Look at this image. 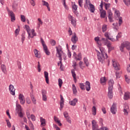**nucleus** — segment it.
<instances>
[{
  "label": "nucleus",
  "instance_id": "obj_1",
  "mask_svg": "<svg viewBox=\"0 0 130 130\" xmlns=\"http://www.w3.org/2000/svg\"><path fill=\"white\" fill-rule=\"evenodd\" d=\"M100 52H99L97 49H95V51L96 52L98 59V60L101 61V62H103L107 57H108V56L107 55V54H106V52H105V49L102 47H100Z\"/></svg>",
  "mask_w": 130,
  "mask_h": 130
},
{
  "label": "nucleus",
  "instance_id": "obj_2",
  "mask_svg": "<svg viewBox=\"0 0 130 130\" xmlns=\"http://www.w3.org/2000/svg\"><path fill=\"white\" fill-rule=\"evenodd\" d=\"M56 56L57 57L59 58V62H58V66H59V63L60 64V68H61L62 64L61 63L62 57V56H66L64 53L62 52V50L61 49V47L58 46V47H56Z\"/></svg>",
  "mask_w": 130,
  "mask_h": 130
},
{
  "label": "nucleus",
  "instance_id": "obj_3",
  "mask_svg": "<svg viewBox=\"0 0 130 130\" xmlns=\"http://www.w3.org/2000/svg\"><path fill=\"white\" fill-rule=\"evenodd\" d=\"M124 47H125L126 48L127 50H130V43L128 42H125L121 44V45L120 47V50L121 51V52H123ZM129 56H130V52H129ZM129 60H130V57H129Z\"/></svg>",
  "mask_w": 130,
  "mask_h": 130
},
{
  "label": "nucleus",
  "instance_id": "obj_4",
  "mask_svg": "<svg viewBox=\"0 0 130 130\" xmlns=\"http://www.w3.org/2000/svg\"><path fill=\"white\" fill-rule=\"evenodd\" d=\"M102 41L104 42L105 45H107L109 49V52L113 49V47H112V45H111V43L108 42V40L107 39L103 38H102Z\"/></svg>",
  "mask_w": 130,
  "mask_h": 130
},
{
  "label": "nucleus",
  "instance_id": "obj_5",
  "mask_svg": "<svg viewBox=\"0 0 130 130\" xmlns=\"http://www.w3.org/2000/svg\"><path fill=\"white\" fill-rule=\"evenodd\" d=\"M41 42L43 45L44 52H45L47 55H50V52H49V50L47 48V46H46V44H45V42H44V40H43L42 38H41Z\"/></svg>",
  "mask_w": 130,
  "mask_h": 130
},
{
  "label": "nucleus",
  "instance_id": "obj_6",
  "mask_svg": "<svg viewBox=\"0 0 130 130\" xmlns=\"http://www.w3.org/2000/svg\"><path fill=\"white\" fill-rule=\"evenodd\" d=\"M18 99L21 105H24V104H25V102H26V100H25V96H24V95H23V94L20 93L19 94Z\"/></svg>",
  "mask_w": 130,
  "mask_h": 130
},
{
  "label": "nucleus",
  "instance_id": "obj_7",
  "mask_svg": "<svg viewBox=\"0 0 130 130\" xmlns=\"http://www.w3.org/2000/svg\"><path fill=\"white\" fill-rule=\"evenodd\" d=\"M27 34L28 39H30V38H34L35 36H36L37 35V34L35 32V30H34V29H31V31H30Z\"/></svg>",
  "mask_w": 130,
  "mask_h": 130
},
{
  "label": "nucleus",
  "instance_id": "obj_8",
  "mask_svg": "<svg viewBox=\"0 0 130 130\" xmlns=\"http://www.w3.org/2000/svg\"><path fill=\"white\" fill-rule=\"evenodd\" d=\"M112 64L115 70L117 71H119V70H120L119 64H118V62L115 60H112Z\"/></svg>",
  "mask_w": 130,
  "mask_h": 130
},
{
  "label": "nucleus",
  "instance_id": "obj_9",
  "mask_svg": "<svg viewBox=\"0 0 130 130\" xmlns=\"http://www.w3.org/2000/svg\"><path fill=\"white\" fill-rule=\"evenodd\" d=\"M8 14L11 17L12 22H14L16 20V17H15V14L12 11H10V9L7 8V9Z\"/></svg>",
  "mask_w": 130,
  "mask_h": 130
},
{
  "label": "nucleus",
  "instance_id": "obj_10",
  "mask_svg": "<svg viewBox=\"0 0 130 130\" xmlns=\"http://www.w3.org/2000/svg\"><path fill=\"white\" fill-rule=\"evenodd\" d=\"M9 90L10 94H11V95H13V96H15V91H16V89H15L14 85L12 84L10 85L9 86Z\"/></svg>",
  "mask_w": 130,
  "mask_h": 130
},
{
  "label": "nucleus",
  "instance_id": "obj_11",
  "mask_svg": "<svg viewBox=\"0 0 130 130\" xmlns=\"http://www.w3.org/2000/svg\"><path fill=\"white\" fill-rule=\"evenodd\" d=\"M111 112L112 114H116L117 107H116V104L113 103L111 107Z\"/></svg>",
  "mask_w": 130,
  "mask_h": 130
},
{
  "label": "nucleus",
  "instance_id": "obj_12",
  "mask_svg": "<svg viewBox=\"0 0 130 130\" xmlns=\"http://www.w3.org/2000/svg\"><path fill=\"white\" fill-rule=\"evenodd\" d=\"M47 91L44 89L42 90V100L43 101H47Z\"/></svg>",
  "mask_w": 130,
  "mask_h": 130
},
{
  "label": "nucleus",
  "instance_id": "obj_13",
  "mask_svg": "<svg viewBox=\"0 0 130 130\" xmlns=\"http://www.w3.org/2000/svg\"><path fill=\"white\" fill-rule=\"evenodd\" d=\"M105 36L107 39H108L109 40H111V41H113V42L115 41V39L113 38V37H112L111 36L110 33H109L108 32H106L105 33Z\"/></svg>",
  "mask_w": 130,
  "mask_h": 130
},
{
  "label": "nucleus",
  "instance_id": "obj_14",
  "mask_svg": "<svg viewBox=\"0 0 130 130\" xmlns=\"http://www.w3.org/2000/svg\"><path fill=\"white\" fill-rule=\"evenodd\" d=\"M71 41L73 42V43H74V44H76V43H77V41H78V37H77V35H76V33H74L72 36Z\"/></svg>",
  "mask_w": 130,
  "mask_h": 130
},
{
  "label": "nucleus",
  "instance_id": "obj_15",
  "mask_svg": "<svg viewBox=\"0 0 130 130\" xmlns=\"http://www.w3.org/2000/svg\"><path fill=\"white\" fill-rule=\"evenodd\" d=\"M114 84V81H113V80L110 79L108 81V85H109L108 89L113 90V85Z\"/></svg>",
  "mask_w": 130,
  "mask_h": 130
},
{
  "label": "nucleus",
  "instance_id": "obj_16",
  "mask_svg": "<svg viewBox=\"0 0 130 130\" xmlns=\"http://www.w3.org/2000/svg\"><path fill=\"white\" fill-rule=\"evenodd\" d=\"M34 52L35 53V56L37 58H40L41 57V55H40V52L38 51L37 49H35L34 50Z\"/></svg>",
  "mask_w": 130,
  "mask_h": 130
},
{
  "label": "nucleus",
  "instance_id": "obj_17",
  "mask_svg": "<svg viewBox=\"0 0 130 130\" xmlns=\"http://www.w3.org/2000/svg\"><path fill=\"white\" fill-rule=\"evenodd\" d=\"M78 103V99H74L73 101L69 102V104L72 106H76V104Z\"/></svg>",
  "mask_w": 130,
  "mask_h": 130
},
{
  "label": "nucleus",
  "instance_id": "obj_18",
  "mask_svg": "<svg viewBox=\"0 0 130 130\" xmlns=\"http://www.w3.org/2000/svg\"><path fill=\"white\" fill-rule=\"evenodd\" d=\"M85 87H86V90L87 91V92H89L90 90L91 89V85L90 84V82L86 81L85 83Z\"/></svg>",
  "mask_w": 130,
  "mask_h": 130
},
{
  "label": "nucleus",
  "instance_id": "obj_19",
  "mask_svg": "<svg viewBox=\"0 0 130 130\" xmlns=\"http://www.w3.org/2000/svg\"><path fill=\"white\" fill-rule=\"evenodd\" d=\"M44 77H45V81L47 84H49V78L48 77V72L46 71L44 72Z\"/></svg>",
  "mask_w": 130,
  "mask_h": 130
},
{
  "label": "nucleus",
  "instance_id": "obj_20",
  "mask_svg": "<svg viewBox=\"0 0 130 130\" xmlns=\"http://www.w3.org/2000/svg\"><path fill=\"white\" fill-rule=\"evenodd\" d=\"M113 89H108V96L110 99H112L113 97V92L112 91Z\"/></svg>",
  "mask_w": 130,
  "mask_h": 130
},
{
  "label": "nucleus",
  "instance_id": "obj_21",
  "mask_svg": "<svg viewBox=\"0 0 130 130\" xmlns=\"http://www.w3.org/2000/svg\"><path fill=\"white\" fill-rule=\"evenodd\" d=\"M91 5H92V4H91L90 0H86L85 4L84 5L85 9H88V8H89V7H90V6H91Z\"/></svg>",
  "mask_w": 130,
  "mask_h": 130
},
{
  "label": "nucleus",
  "instance_id": "obj_22",
  "mask_svg": "<svg viewBox=\"0 0 130 130\" xmlns=\"http://www.w3.org/2000/svg\"><path fill=\"white\" fill-rule=\"evenodd\" d=\"M129 110V108L128 107V106H125V107L124 108V115H127L128 114V111Z\"/></svg>",
  "mask_w": 130,
  "mask_h": 130
},
{
  "label": "nucleus",
  "instance_id": "obj_23",
  "mask_svg": "<svg viewBox=\"0 0 130 130\" xmlns=\"http://www.w3.org/2000/svg\"><path fill=\"white\" fill-rule=\"evenodd\" d=\"M96 121L93 120L92 121V130H97L98 128L97 127Z\"/></svg>",
  "mask_w": 130,
  "mask_h": 130
},
{
  "label": "nucleus",
  "instance_id": "obj_24",
  "mask_svg": "<svg viewBox=\"0 0 130 130\" xmlns=\"http://www.w3.org/2000/svg\"><path fill=\"white\" fill-rule=\"evenodd\" d=\"M108 18L110 22H113V19H112V12H111V11L110 10L108 11Z\"/></svg>",
  "mask_w": 130,
  "mask_h": 130
},
{
  "label": "nucleus",
  "instance_id": "obj_25",
  "mask_svg": "<svg viewBox=\"0 0 130 130\" xmlns=\"http://www.w3.org/2000/svg\"><path fill=\"white\" fill-rule=\"evenodd\" d=\"M1 70L4 74H7V68L6 67V65L2 64H1Z\"/></svg>",
  "mask_w": 130,
  "mask_h": 130
},
{
  "label": "nucleus",
  "instance_id": "obj_26",
  "mask_svg": "<svg viewBox=\"0 0 130 130\" xmlns=\"http://www.w3.org/2000/svg\"><path fill=\"white\" fill-rule=\"evenodd\" d=\"M114 16L116 18L120 17V12L118 10L115 9L114 11Z\"/></svg>",
  "mask_w": 130,
  "mask_h": 130
},
{
  "label": "nucleus",
  "instance_id": "obj_27",
  "mask_svg": "<svg viewBox=\"0 0 130 130\" xmlns=\"http://www.w3.org/2000/svg\"><path fill=\"white\" fill-rule=\"evenodd\" d=\"M130 98V93L128 92H126L125 93L124 95V100H128Z\"/></svg>",
  "mask_w": 130,
  "mask_h": 130
},
{
  "label": "nucleus",
  "instance_id": "obj_28",
  "mask_svg": "<svg viewBox=\"0 0 130 130\" xmlns=\"http://www.w3.org/2000/svg\"><path fill=\"white\" fill-rule=\"evenodd\" d=\"M38 22L37 28L39 29V28H40V26H41V25L43 24V22L40 18H38Z\"/></svg>",
  "mask_w": 130,
  "mask_h": 130
},
{
  "label": "nucleus",
  "instance_id": "obj_29",
  "mask_svg": "<svg viewBox=\"0 0 130 130\" xmlns=\"http://www.w3.org/2000/svg\"><path fill=\"white\" fill-rule=\"evenodd\" d=\"M42 4H43V6H45L46 7H47L48 11H50V8H49V4H48V3L46 2V1H42Z\"/></svg>",
  "mask_w": 130,
  "mask_h": 130
},
{
  "label": "nucleus",
  "instance_id": "obj_30",
  "mask_svg": "<svg viewBox=\"0 0 130 130\" xmlns=\"http://www.w3.org/2000/svg\"><path fill=\"white\" fill-rule=\"evenodd\" d=\"M100 15L101 18H105V16H106V11H105V10H100Z\"/></svg>",
  "mask_w": 130,
  "mask_h": 130
},
{
  "label": "nucleus",
  "instance_id": "obj_31",
  "mask_svg": "<svg viewBox=\"0 0 130 130\" xmlns=\"http://www.w3.org/2000/svg\"><path fill=\"white\" fill-rule=\"evenodd\" d=\"M80 69H81L82 70H83V69L85 68V63L83 62V61H80L79 63H78Z\"/></svg>",
  "mask_w": 130,
  "mask_h": 130
},
{
  "label": "nucleus",
  "instance_id": "obj_32",
  "mask_svg": "<svg viewBox=\"0 0 130 130\" xmlns=\"http://www.w3.org/2000/svg\"><path fill=\"white\" fill-rule=\"evenodd\" d=\"M40 119L41 122V125H43V126H45V124H46L45 119L43 118L42 117H41L40 118Z\"/></svg>",
  "mask_w": 130,
  "mask_h": 130
},
{
  "label": "nucleus",
  "instance_id": "obj_33",
  "mask_svg": "<svg viewBox=\"0 0 130 130\" xmlns=\"http://www.w3.org/2000/svg\"><path fill=\"white\" fill-rule=\"evenodd\" d=\"M102 32H103V33H105V32H106V31H107V25H106V24L103 25L102 27Z\"/></svg>",
  "mask_w": 130,
  "mask_h": 130
},
{
  "label": "nucleus",
  "instance_id": "obj_34",
  "mask_svg": "<svg viewBox=\"0 0 130 130\" xmlns=\"http://www.w3.org/2000/svg\"><path fill=\"white\" fill-rule=\"evenodd\" d=\"M100 81H101V83L102 85H105L106 83V78H105V77H102L100 79Z\"/></svg>",
  "mask_w": 130,
  "mask_h": 130
},
{
  "label": "nucleus",
  "instance_id": "obj_35",
  "mask_svg": "<svg viewBox=\"0 0 130 130\" xmlns=\"http://www.w3.org/2000/svg\"><path fill=\"white\" fill-rule=\"evenodd\" d=\"M92 114L93 115H96V112H97V109H96V107L93 106L92 108Z\"/></svg>",
  "mask_w": 130,
  "mask_h": 130
},
{
  "label": "nucleus",
  "instance_id": "obj_36",
  "mask_svg": "<svg viewBox=\"0 0 130 130\" xmlns=\"http://www.w3.org/2000/svg\"><path fill=\"white\" fill-rule=\"evenodd\" d=\"M89 9L91 13H94L95 12V6H94L93 4H91L89 6Z\"/></svg>",
  "mask_w": 130,
  "mask_h": 130
},
{
  "label": "nucleus",
  "instance_id": "obj_37",
  "mask_svg": "<svg viewBox=\"0 0 130 130\" xmlns=\"http://www.w3.org/2000/svg\"><path fill=\"white\" fill-rule=\"evenodd\" d=\"M84 63L85 64L86 67H89V62L88 61V59L87 57H84L83 58Z\"/></svg>",
  "mask_w": 130,
  "mask_h": 130
},
{
  "label": "nucleus",
  "instance_id": "obj_38",
  "mask_svg": "<svg viewBox=\"0 0 130 130\" xmlns=\"http://www.w3.org/2000/svg\"><path fill=\"white\" fill-rule=\"evenodd\" d=\"M72 90L73 94H74L75 95L77 94V88L76 87V85H75V84L72 85Z\"/></svg>",
  "mask_w": 130,
  "mask_h": 130
},
{
  "label": "nucleus",
  "instance_id": "obj_39",
  "mask_svg": "<svg viewBox=\"0 0 130 130\" xmlns=\"http://www.w3.org/2000/svg\"><path fill=\"white\" fill-rule=\"evenodd\" d=\"M58 83L59 88H61V86H62L63 84L62 79L59 78L58 80Z\"/></svg>",
  "mask_w": 130,
  "mask_h": 130
},
{
  "label": "nucleus",
  "instance_id": "obj_40",
  "mask_svg": "<svg viewBox=\"0 0 130 130\" xmlns=\"http://www.w3.org/2000/svg\"><path fill=\"white\" fill-rule=\"evenodd\" d=\"M16 109L18 111H22V107L21 106V105L16 104Z\"/></svg>",
  "mask_w": 130,
  "mask_h": 130
},
{
  "label": "nucleus",
  "instance_id": "obj_41",
  "mask_svg": "<svg viewBox=\"0 0 130 130\" xmlns=\"http://www.w3.org/2000/svg\"><path fill=\"white\" fill-rule=\"evenodd\" d=\"M76 60H81L82 59V54L79 53L77 56L75 57Z\"/></svg>",
  "mask_w": 130,
  "mask_h": 130
},
{
  "label": "nucleus",
  "instance_id": "obj_42",
  "mask_svg": "<svg viewBox=\"0 0 130 130\" xmlns=\"http://www.w3.org/2000/svg\"><path fill=\"white\" fill-rule=\"evenodd\" d=\"M71 74H72V76L73 77L74 80H76V73L75 72V70H71Z\"/></svg>",
  "mask_w": 130,
  "mask_h": 130
},
{
  "label": "nucleus",
  "instance_id": "obj_43",
  "mask_svg": "<svg viewBox=\"0 0 130 130\" xmlns=\"http://www.w3.org/2000/svg\"><path fill=\"white\" fill-rule=\"evenodd\" d=\"M123 2L127 7L130 6V0H123Z\"/></svg>",
  "mask_w": 130,
  "mask_h": 130
},
{
  "label": "nucleus",
  "instance_id": "obj_44",
  "mask_svg": "<svg viewBox=\"0 0 130 130\" xmlns=\"http://www.w3.org/2000/svg\"><path fill=\"white\" fill-rule=\"evenodd\" d=\"M20 17H21V21L22 22H25L26 21V17H25V16L23 15H21Z\"/></svg>",
  "mask_w": 130,
  "mask_h": 130
},
{
  "label": "nucleus",
  "instance_id": "obj_45",
  "mask_svg": "<svg viewBox=\"0 0 130 130\" xmlns=\"http://www.w3.org/2000/svg\"><path fill=\"white\" fill-rule=\"evenodd\" d=\"M25 29L26 30L27 34H28V33L29 34V32L31 31V29H30V27L29 26V25H25Z\"/></svg>",
  "mask_w": 130,
  "mask_h": 130
},
{
  "label": "nucleus",
  "instance_id": "obj_46",
  "mask_svg": "<svg viewBox=\"0 0 130 130\" xmlns=\"http://www.w3.org/2000/svg\"><path fill=\"white\" fill-rule=\"evenodd\" d=\"M30 118L32 121H35L36 120V117L33 114L30 115Z\"/></svg>",
  "mask_w": 130,
  "mask_h": 130
},
{
  "label": "nucleus",
  "instance_id": "obj_47",
  "mask_svg": "<svg viewBox=\"0 0 130 130\" xmlns=\"http://www.w3.org/2000/svg\"><path fill=\"white\" fill-rule=\"evenodd\" d=\"M76 23H77V21L76 20V18H74V19L72 21H71V24H72V25L74 27H76Z\"/></svg>",
  "mask_w": 130,
  "mask_h": 130
},
{
  "label": "nucleus",
  "instance_id": "obj_48",
  "mask_svg": "<svg viewBox=\"0 0 130 130\" xmlns=\"http://www.w3.org/2000/svg\"><path fill=\"white\" fill-rule=\"evenodd\" d=\"M103 5H104V2H103V1H102L101 5H100V11H103Z\"/></svg>",
  "mask_w": 130,
  "mask_h": 130
},
{
  "label": "nucleus",
  "instance_id": "obj_49",
  "mask_svg": "<svg viewBox=\"0 0 130 130\" xmlns=\"http://www.w3.org/2000/svg\"><path fill=\"white\" fill-rule=\"evenodd\" d=\"M118 18H119L118 23L119 24V26H120V25H121L122 24V17H118Z\"/></svg>",
  "mask_w": 130,
  "mask_h": 130
},
{
  "label": "nucleus",
  "instance_id": "obj_50",
  "mask_svg": "<svg viewBox=\"0 0 130 130\" xmlns=\"http://www.w3.org/2000/svg\"><path fill=\"white\" fill-rule=\"evenodd\" d=\"M6 121L7 122V126H8V127H11V126H12V125L11 124V122H10V121L8 119H6Z\"/></svg>",
  "mask_w": 130,
  "mask_h": 130
},
{
  "label": "nucleus",
  "instance_id": "obj_51",
  "mask_svg": "<svg viewBox=\"0 0 130 130\" xmlns=\"http://www.w3.org/2000/svg\"><path fill=\"white\" fill-rule=\"evenodd\" d=\"M68 19L69 21H71V22H72L75 19V17H73V16L71 15H69L68 16Z\"/></svg>",
  "mask_w": 130,
  "mask_h": 130
},
{
  "label": "nucleus",
  "instance_id": "obj_52",
  "mask_svg": "<svg viewBox=\"0 0 130 130\" xmlns=\"http://www.w3.org/2000/svg\"><path fill=\"white\" fill-rule=\"evenodd\" d=\"M68 19L69 21H71V22H72L75 19V17H73V16L71 15H69L68 16Z\"/></svg>",
  "mask_w": 130,
  "mask_h": 130
},
{
  "label": "nucleus",
  "instance_id": "obj_53",
  "mask_svg": "<svg viewBox=\"0 0 130 130\" xmlns=\"http://www.w3.org/2000/svg\"><path fill=\"white\" fill-rule=\"evenodd\" d=\"M29 126L30 127V129L31 130H34V125H33V123H32V122L29 121Z\"/></svg>",
  "mask_w": 130,
  "mask_h": 130
},
{
  "label": "nucleus",
  "instance_id": "obj_54",
  "mask_svg": "<svg viewBox=\"0 0 130 130\" xmlns=\"http://www.w3.org/2000/svg\"><path fill=\"white\" fill-rule=\"evenodd\" d=\"M31 98L34 104H36V99H35V98H34V96L31 95Z\"/></svg>",
  "mask_w": 130,
  "mask_h": 130
},
{
  "label": "nucleus",
  "instance_id": "obj_55",
  "mask_svg": "<svg viewBox=\"0 0 130 130\" xmlns=\"http://www.w3.org/2000/svg\"><path fill=\"white\" fill-rule=\"evenodd\" d=\"M120 37H121V33L119 32L116 36V39H115V41H117V40H118Z\"/></svg>",
  "mask_w": 130,
  "mask_h": 130
},
{
  "label": "nucleus",
  "instance_id": "obj_56",
  "mask_svg": "<svg viewBox=\"0 0 130 130\" xmlns=\"http://www.w3.org/2000/svg\"><path fill=\"white\" fill-rule=\"evenodd\" d=\"M125 80L127 84H129V78H128L127 75H125Z\"/></svg>",
  "mask_w": 130,
  "mask_h": 130
},
{
  "label": "nucleus",
  "instance_id": "obj_57",
  "mask_svg": "<svg viewBox=\"0 0 130 130\" xmlns=\"http://www.w3.org/2000/svg\"><path fill=\"white\" fill-rule=\"evenodd\" d=\"M79 86L81 90H85V85H84L83 83H80Z\"/></svg>",
  "mask_w": 130,
  "mask_h": 130
},
{
  "label": "nucleus",
  "instance_id": "obj_58",
  "mask_svg": "<svg viewBox=\"0 0 130 130\" xmlns=\"http://www.w3.org/2000/svg\"><path fill=\"white\" fill-rule=\"evenodd\" d=\"M50 43L52 46H54L55 44H56V42L54 40H50Z\"/></svg>",
  "mask_w": 130,
  "mask_h": 130
},
{
  "label": "nucleus",
  "instance_id": "obj_59",
  "mask_svg": "<svg viewBox=\"0 0 130 130\" xmlns=\"http://www.w3.org/2000/svg\"><path fill=\"white\" fill-rule=\"evenodd\" d=\"M19 32H20V29L19 28H17L15 30V34L16 37H17V36H18V34H19Z\"/></svg>",
  "mask_w": 130,
  "mask_h": 130
},
{
  "label": "nucleus",
  "instance_id": "obj_60",
  "mask_svg": "<svg viewBox=\"0 0 130 130\" xmlns=\"http://www.w3.org/2000/svg\"><path fill=\"white\" fill-rule=\"evenodd\" d=\"M21 41L22 43H24V41H25V34H23L21 36Z\"/></svg>",
  "mask_w": 130,
  "mask_h": 130
},
{
  "label": "nucleus",
  "instance_id": "obj_61",
  "mask_svg": "<svg viewBox=\"0 0 130 130\" xmlns=\"http://www.w3.org/2000/svg\"><path fill=\"white\" fill-rule=\"evenodd\" d=\"M78 4L79 6L82 8V7H83V0H79Z\"/></svg>",
  "mask_w": 130,
  "mask_h": 130
},
{
  "label": "nucleus",
  "instance_id": "obj_62",
  "mask_svg": "<svg viewBox=\"0 0 130 130\" xmlns=\"http://www.w3.org/2000/svg\"><path fill=\"white\" fill-rule=\"evenodd\" d=\"M104 4H105L106 10H108V9H109V7H110V4H106L105 3H104Z\"/></svg>",
  "mask_w": 130,
  "mask_h": 130
},
{
  "label": "nucleus",
  "instance_id": "obj_63",
  "mask_svg": "<svg viewBox=\"0 0 130 130\" xmlns=\"http://www.w3.org/2000/svg\"><path fill=\"white\" fill-rule=\"evenodd\" d=\"M72 9L73 10H74V11H77V10H78V7H77V5L74 4L72 6Z\"/></svg>",
  "mask_w": 130,
  "mask_h": 130
},
{
  "label": "nucleus",
  "instance_id": "obj_64",
  "mask_svg": "<svg viewBox=\"0 0 130 130\" xmlns=\"http://www.w3.org/2000/svg\"><path fill=\"white\" fill-rule=\"evenodd\" d=\"M97 130H109L106 127H102L100 129H97Z\"/></svg>",
  "mask_w": 130,
  "mask_h": 130
}]
</instances>
